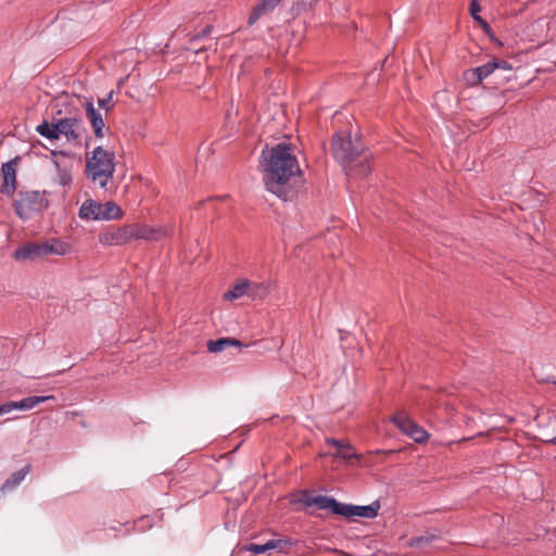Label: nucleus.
Returning a JSON list of instances; mask_svg holds the SVG:
<instances>
[{"label": "nucleus", "instance_id": "f257e3e1", "mask_svg": "<svg viewBox=\"0 0 556 556\" xmlns=\"http://www.w3.org/2000/svg\"><path fill=\"white\" fill-rule=\"evenodd\" d=\"M260 165L266 189L277 198L288 201L294 190L291 180L301 173L296 156L287 143H278L262 151Z\"/></svg>", "mask_w": 556, "mask_h": 556}, {"label": "nucleus", "instance_id": "f03ea898", "mask_svg": "<svg viewBox=\"0 0 556 556\" xmlns=\"http://www.w3.org/2000/svg\"><path fill=\"white\" fill-rule=\"evenodd\" d=\"M72 247L68 242L58 238H50L45 241L26 242L13 252L16 261L36 262L47 258L49 255L63 256L70 253Z\"/></svg>", "mask_w": 556, "mask_h": 556}, {"label": "nucleus", "instance_id": "7ed1b4c3", "mask_svg": "<svg viewBox=\"0 0 556 556\" xmlns=\"http://www.w3.org/2000/svg\"><path fill=\"white\" fill-rule=\"evenodd\" d=\"M115 173V153L103 149V147H96L91 156L86 161V174L92 182L97 184L100 188L106 189L109 181Z\"/></svg>", "mask_w": 556, "mask_h": 556}, {"label": "nucleus", "instance_id": "20e7f679", "mask_svg": "<svg viewBox=\"0 0 556 556\" xmlns=\"http://www.w3.org/2000/svg\"><path fill=\"white\" fill-rule=\"evenodd\" d=\"M364 151V147L359 139H352L351 134H338L332 140V152L334 159L346 169L354 163Z\"/></svg>", "mask_w": 556, "mask_h": 556}, {"label": "nucleus", "instance_id": "39448f33", "mask_svg": "<svg viewBox=\"0 0 556 556\" xmlns=\"http://www.w3.org/2000/svg\"><path fill=\"white\" fill-rule=\"evenodd\" d=\"M56 139L64 137L73 146H79L83 140L85 128L78 117H62L55 121Z\"/></svg>", "mask_w": 556, "mask_h": 556}, {"label": "nucleus", "instance_id": "423d86ee", "mask_svg": "<svg viewBox=\"0 0 556 556\" xmlns=\"http://www.w3.org/2000/svg\"><path fill=\"white\" fill-rule=\"evenodd\" d=\"M391 421L407 437L417 443H424L428 440V432L418 426L405 413L401 412L391 417Z\"/></svg>", "mask_w": 556, "mask_h": 556}, {"label": "nucleus", "instance_id": "0eeeda50", "mask_svg": "<svg viewBox=\"0 0 556 556\" xmlns=\"http://www.w3.org/2000/svg\"><path fill=\"white\" fill-rule=\"evenodd\" d=\"M391 421L407 437L417 443H424L428 440V432L418 426L405 413L401 412L391 417Z\"/></svg>", "mask_w": 556, "mask_h": 556}, {"label": "nucleus", "instance_id": "6e6552de", "mask_svg": "<svg viewBox=\"0 0 556 556\" xmlns=\"http://www.w3.org/2000/svg\"><path fill=\"white\" fill-rule=\"evenodd\" d=\"M131 240L157 241L167 236V231L161 227L154 228L147 224L128 225Z\"/></svg>", "mask_w": 556, "mask_h": 556}, {"label": "nucleus", "instance_id": "1a4fd4ad", "mask_svg": "<svg viewBox=\"0 0 556 556\" xmlns=\"http://www.w3.org/2000/svg\"><path fill=\"white\" fill-rule=\"evenodd\" d=\"M85 109L86 115L93 128L94 137L102 139L104 137V132L108 130L102 113L99 110H96L92 100H87L85 102Z\"/></svg>", "mask_w": 556, "mask_h": 556}, {"label": "nucleus", "instance_id": "9d476101", "mask_svg": "<svg viewBox=\"0 0 556 556\" xmlns=\"http://www.w3.org/2000/svg\"><path fill=\"white\" fill-rule=\"evenodd\" d=\"M128 225L106 231L100 236V242L106 245H123L130 241Z\"/></svg>", "mask_w": 556, "mask_h": 556}, {"label": "nucleus", "instance_id": "9b49d317", "mask_svg": "<svg viewBox=\"0 0 556 556\" xmlns=\"http://www.w3.org/2000/svg\"><path fill=\"white\" fill-rule=\"evenodd\" d=\"M54 396L53 395H37V396H28V397H24L22 399L21 401H11V402H7V406H9L10 408V413L13 410V409H20V410H30L33 409L36 405L40 404V403H45L49 400H53Z\"/></svg>", "mask_w": 556, "mask_h": 556}, {"label": "nucleus", "instance_id": "f8f14e48", "mask_svg": "<svg viewBox=\"0 0 556 556\" xmlns=\"http://www.w3.org/2000/svg\"><path fill=\"white\" fill-rule=\"evenodd\" d=\"M280 1L281 0H262L258 4L254 7L252 13L250 14L248 20L249 25H253L263 15L274 11Z\"/></svg>", "mask_w": 556, "mask_h": 556}, {"label": "nucleus", "instance_id": "ddd939ff", "mask_svg": "<svg viewBox=\"0 0 556 556\" xmlns=\"http://www.w3.org/2000/svg\"><path fill=\"white\" fill-rule=\"evenodd\" d=\"M290 541L288 540H269L264 544L250 543L245 546V549L253 554H263L270 549H282L285 546L289 545Z\"/></svg>", "mask_w": 556, "mask_h": 556}, {"label": "nucleus", "instance_id": "4468645a", "mask_svg": "<svg viewBox=\"0 0 556 556\" xmlns=\"http://www.w3.org/2000/svg\"><path fill=\"white\" fill-rule=\"evenodd\" d=\"M100 212L96 215L99 220H113L123 216V211L119 205L113 201H108L103 204L100 203Z\"/></svg>", "mask_w": 556, "mask_h": 556}, {"label": "nucleus", "instance_id": "2eb2a0df", "mask_svg": "<svg viewBox=\"0 0 556 556\" xmlns=\"http://www.w3.org/2000/svg\"><path fill=\"white\" fill-rule=\"evenodd\" d=\"M100 210L101 208H100L99 202H97L92 199H88V200L84 201L81 206L79 207L78 216L81 219L99 220V218L96 215L99 214Z\"/></svg>", "mask_w": 556, "mask_h": 556}, {"label": "nucleus", "instance_id": "dca6fc26", "mask_svg": "<svg viewBox=\"0 0 556 556\" xmlns=\"http://www.w3.org/2000/svg\"><path fill=\"white\" fill-rule=\"evenodd\" d=\"M16 160H11L2 165V174L4 179V188L10 190L15 189L16 181Z\"/></svg>", "mask_w": 556, "mask_h": 556}, {"label": "nucleus", "instance_id": "f3484780", "mask_svg": "<svg viewBox=\"0 0 556 556\" xmlns=\"http://www.w3.org/2000/svg\"><path fill=\"white\" fill-rule=\"evenodd\" d=\"M229 346L241 348L243 344L241 341L233 338H220L207 342V351L211 353H219Z\"/></svg>", "mask_w": 556, "mask_h": 556}, {"label": "nucleus", "instance_id": "a211bd4d", "mask_svg": "<svg viewBox=\"0 0 556 556\" xmlns=\"http://www.w3.org/2000/svg\"><path fill=\"white\" fill-rule=\"evenodd\" d=\"M249 280L248 279H239L236 283L224 293V299L227 301H235L243 295H248Z\"/></svg>", "mask_w": 556, "mask_h": 556}, {"label": "nucleus", "instance_id": "6ab92c4d", "mask_svg": "<svg viewBox=\"0 0 556 556\" xmlns=\"http://www.w3.org/2000/svg\"><path fill=\"white\" fill-rule=\"evenodd\" d=\"M29 470H30V465H25L20 470L13 472L11 475V477L8 478L3 482V484L0 488V490L1 491H7V490L15 489L25 479V477L28 475Z\"/></svg>", "mask_w": 556, "mask_h": 556}, {"label": "nucleus", "instance_id": "aec40b11", "mask_svg": "<svg viewBox=\"0 0 556 556\" xmlns=\"http://www.w3.org/2000/svg\"><path fill=\"white\" fill-rule=\"evenodd\" d=\"M308 506L315 505L319 509H330L333 513L334 507L337 506V500L333 497H329L326 495H316L309 497L306 501Z\"/></svg>", "mask_w": 556, "mask_h": 556}, {"label": "nucleus", "instance_id": "412c9836", "mask_svg": "<svg viewBox=\"0 0 556 556\" xmlns=\"http://www.w3.org/2000/svg\"><path fill=\"white\" fill-rule=\"evenodd\" d=\"M269 293V286L265 282H251L249 280L248 296L252 300H262Z\"/></svg>", "mask_w": 556, "mask_h": 556}, {"label": "nucleus", "instance_id": "4be33fe9", "mask_svg": "<svg viewBox=\"0 0 556 556\" xmlns=\"http://www.w3.org/2000/svg\"><path fill=\"white\" fill-rule=\"evenodd\" d=\"M495 71V64L491 61L486 62L481 66L470 70V74L475 79V83L480 84L483 79L489 77Z\"/></svg>", "mask_w": 556, "mask_h": 556}, {"label": "nucleus", "instance_id": "5701e85b", "mask_svg": "<svg viewBox=\"0 0 556 556\" xmlns=\"http://www.w3.org/2000/svg\"><path fill=\"white\" fill-rule=\"evenodd\" d=\"M380 505L378 502H374L369 505H354V517H363V518H375L378 515V510Z\"/></svg>", "mask_w": 556, "mask_h": 556}, {"label": "nucleus", "instance_id": "b1692460", "mask_svg": "<svg viewBox=\"0 0 556 556\" xmlns=\"http://www.w3.org/2000/svg\"><path fill=\"white\" fill-rule=\"evenodd\" d=\"M14 211L21 219H23V220L29 219L31 216V213L34 212L33 210H30L29 198L21 197V199L18 201H16V203L14 205Z\"/></svg>", "mask_w": 556, "mask_h": 556}, {"label": "nucleus", "instance_id": "393cba45", "mask_svg": "<svg viewBox=\"0 0 556 556\" xmlns=\"http://www.w3.org/2000/svg\"><path fill=\"white\" fill-rule=\"evenodd\" d=\"M36 131L49 139V140H56V127H55V121L52 122V123H49L47 121H43L41 124H39L37 127H36Z\"/></svg>", "mask_w": 556, "mask_h": 556}, {"label": "nucleus", "instance_id": "a878e982", "mask_svg": "<svg viewBox=\"0 0 556 556\" xmlns=\"http://www.w3.org/2000/svg\"><path fill=\"white\" fill-rule=\"evenodd\" d=\"M469 10H470L471 17L476 22H478L486 33H489L491 30L490 25L480 16L481 5H480L479 1L471 0Z\"/></svg>", "mask_w": 556, "mask_h": 556}, {"label": "nucleus", "instance_id": "bb28decb", "mask_svg": "<svg viewBox=\"0 0 556 556\" xmlns=\"http://www.w3.org/2000/svg\"><path fill=\"white\" fill-rule=\"evenodd\" d=\"M55 165L58 169V184L63 187L70 186L73 180L71 172L66 168L61 167L58 163H55Z\"/></svg>", "mask_w": 556, "mask_h": 556}, {"label": "nucleus", "instance_id": "cd10ccee", "mask_svg": "<svg viewBox=\"0 0 556 556\" xmlns=\"http://www.w3.org/2000/svg\"><path fill=\"white\" fill-rule=\"evenodd\" d=\"M354 505L344 504L337 501V506L333 509V514L350 518L354 517Z\"/></svg>", "mask_w": 556, "mask_h": 556}, {"label": "nucleus", "instance_id": "c85d7f7f", "mask_svg": "<svg viewBox=\"0 0 556 556\" xmlns=\"http://www.w3.org/2000/svg\"><path fill=\"white\" fill-rule=\"evenodd\" d=\"M434 539H435V536L432 535V534L414 536V538L409 539L408 545L410 547H422V546H425L427 544H430Z\"/></svg>", "mask_w": 556, "mask_h": 556}, {"label": "nucleus", "instance_id": "c756f323", "mask_svg": "<svg viewBox=\"0 0 556 556\" xmlns=\"http://www.w3.org/2000/svg\"><path fill=\"white\" fill-rule=\"evenodd\" d=\"M112 98L113 91L109 92L104 98L98 99V105L100 109L104 110L108 113L112 109Z\"/></svg>", "mask_w": 556, "mask_h": 556}, {"label": "nucleus", "instance_id": "7c9ffc66", "mask_svg": "<svg viewBox=\"0 0 556 556\" xmlns=\"http://www.w3.org/2000/svg\"><path fill=\"white\" fill-rule=\"evenodd\" d=\"M21 197H28L30 210H33V211L37 210L36 204H37V201L40 199V194L38 191L26 192V193H23Z\"/></svg>", "mask_w": 556, "mask_h": 556}, {"label": "nucleus", "instance_id": "2f4dec72", "mask_svg": "<svg viewBox=\"0 0 556 556\" xmlns=\"http://www.w3.org/2000/svg\"><path fill=\"white\" fill-rule=\"evenodd\" d=\"M339 456L345 459H351L355 456V453L353 452V448L351 445H344L342 450L338 452Z\"/></svg>", "mask_w": 556, "mask_h": 556}, {"label": "nucleus", "instance_id": "473e14b6", "mask_svg": "<svg viewBox=\"0 0 556 556\" xmlns=\"http://www.w3.org/2000/svg\"><path fill=\"white\" fill-rule=\"evenodd\" d=\"M491 62H492V64H495V70H497V68L504 70V71L511 70V65L505 60L493 59Z\"/></svg>", "mask_w": 556, "mask_h": 556}, {"label": "nucleus", "instance_id": "72a5a7b5", "mask_svg": "<svg viewBox=\"0 0 556 556\" xmlns=\"http://www.w3.org/2000/svg\"><path fill=\"white\" fill-rule=\"evenodd\" d=\"M319 0H301V5L304 8V9H307V10H311L313 9L316 3L318 2Z\"/></svg>", "mask_w": 556, "mask_h": 556}, {"label": "nucleus", "instance_id": "f704fd0d", "mask_svg": "<svg viewBox=\"0 0 556 556\" xmlns=\"http://www.w3.org/2000/svg\"><path fill=\"white\" fill-rule=\"evenodd\" d=\"M361 174L363 175H366L369 173L370 168H369V164L367 162V159H363L361 162Z\"/></svg>", "mask_w": 556, "mask_h": 556}, {"label": "nucleus", "instance_id": "c9c22d12", "mask_svg": "<svg viewBox=\"0 0 556 556\" xmlns=\"http://www.w3.org/2000/svg\"><path fill=\"white\" fill-rule=\"evenodd\" d=\"M327 443H328L329 445H333V446H336V447L338 448V452H339L340 450H342V448L344 447V445H345L343 442H341V441H339V440H336V439L328 440V441H327Z\"/></svg>", "mask_w": 556, "mask_h": 556}, {"label": "nucleus", "instance_id": "e433bc0d", "mask_svg": "<svg viewBox=\"0 0 556 556\" xmlns=\"http://www.w3.org/2000/svg\"><path fill=\"white\" fill-rule=\"evenodd\" d=\"M211 29H212V27H211V26L205 27V28H204L200 34H198L197 36H194V37L192 38V40H198V39H200V38H203V37L207 36V35L211 33Z\"/></svg>", "mask_w": 556, "mask_h": 556}, {"label": "nucleus", "instance_id": "4c0bfd02", "mask_svg": "<svg viewBox=\"0 0 556 556\" xmlns=\"http://www.w3.org/2000/svg\"><path fill=\"white\" fill-rule=\"evenodd\" d=\"M10 413V408L9 406H7V404H2L0 405V416L4 415V414H9Z\"/></svg>", "mask_w": 556, "mask_h": 556}, {"label": "nucleus", "instance_id": "58836bf2", "mask_svg": "<svg viewBox=\"0 0 556 556\" xmlns=\"http://www.w3.org/2000/svg\"><path fill=\"white\" fill-rule=\"evenodd\" d=\"M231 115V111H228L227 114H226V117L229 118Z\"/></svg>", "mask_w": 556, "mask_h": 556}, {"label": "nucleus", "instance_id": "ea45409f", "mask_svg": "<svg viewBox=\"0 0 556 556\" xmlns=\"http://www.w3.org/2000/svg\"><path fill=\"white\" fill-rule=\"evenodd\" d=\"M551 442L556 443V437L552 439Z\"/></svg>", "mask_w": 556, "mask_h": 556}, {"label": "nucleus", "instance_id": "a19ab883", "mask_svg": "<svg viewBox=\"0 0 556 556\" xmlns=\"http://www.w3.org/2000/svg\"><path fill=\"white\" fill-rule=\"evenodd\" d=\"M554 383L556 384V381H554Z\"/></svg>", "mask_w": 556, "mask_h": 556}]
</instances>
